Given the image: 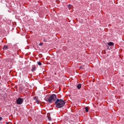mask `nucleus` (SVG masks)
<instances>
[{
	"label": "nucleus",
	"mask_w": 124,
	"mask_h": 124,
	"mask_svg": "<svg viewBox=\"0 0 124 124\" xmlns=\"http://www.w3.org/2000/svg\"><path fill=\"white\" fill-rule=\"evenodd\" d=\"M68 7H71V5H68Z\"/></svg>",
	"instance_id": "15"
},
{
	"label": "nucleus",
	"mask_w": 124,
	"mask_h": 124,
	"mask_svg": "<svg viewBox=\"0 0 124 124\" xmlns=\"http://www.w3.org/2000/svg\"><path fill=\"white\" fill-rule=\"evenodd\" d=\"M84 67V66L83 65L80 66V69L82 70Z\"/></svg>",
	"instance_id": "10"
},
{
	"label": "nucleus",
	"mask_w": 124,
	"mask_h": 124,
	"mask_svg": "<svg viewBox=\"0 0 124 124\" xmlns=\"http://www.w3.org/2000/svg\"><path fill=\"white\" fill-rule=\"evenodd\" d=\"M65 100L63 101L61 99H57L55 101L56 107L58 108H61L63 107L65 104Z\"/></svg>",
	"instance_id": "1"
},
{
	"label": "nucleus",
	"mask_w": 124,
	"mask_h": 124,
	"mask_svg": "<svg viewBox=\"0 0 124 124\" xmlns=\"http://www.w3.org/2000/svg\"><path fill=\"white\" fill-rule=\"evenodd\" d=\"M48 118L49 119V120H50V117H48Z\"/></svg>",
	"instance_id": "16"
},
{
	"label": "nucleus",
	"mask_w": 124,
	"mask_h": 124,
	"mask_svg": "<svg viewBox=\"0 0 124 124\" xmlns=\"http://www.w3.org/2000/svg\"><path fill=\"white\" fill-rule=\"evenodd\" d=\"M43 41H44V42H46V39H43Z\"/></svg>",
	"instance_id": "13"
},
{
	"label": "nucleus",
	"mask_w": 124,
	"mask_h": 124,
	"mask_svg": "<svg viewBox=\"0 0 124 124\" xmlns=\"http://www.w3.org/2000/svg\"><path fill=\"white\" fill-rule=\"evenodd\" d=\"M57 96L54 94H52L48 99H46V101L47 102L51 103L53 101H55L57 100Z\"/></svg>",
	"instance_id": "2"
},
{
	"label": "nucleus",
	"mask_w": 124,
	"mask_h": 124,
	"mask_svg": "<svg viewBox=\"0 0 124 124\" xmlns=\"http://www.w3.org/2000/svg\"><path fill=\"white\" fill-rule=\"evenodd\" d=\"M32 68L31 70L33 72L34 71L36 70V66L35 65H34L32 66Z\"/></svg>",
	"instance_id": "4"
},
{
	"label": "nucleus",
	"mask_w": 124,
	"mask_h": 124,
	"mask_svg": "<svg viewBox=\"0 0 124 124\" xmlns=\"http://www.w3.org/2000/svg\"><path fill=\"white\" fill-rule=\"evenodd\" d=\"M23 101V98L19 97L16 100V103L18 105H20L22 104Z\"/></svg>",
	"instance_id": "3"
},
{
	"label": "nucleus",
	"mask_w": 124,
	"mask_h": 124,
	"mask_svg": "<svg viewBox=\"0 0 124 124\" xmlns=\"http://www.w3.org/2000/svg\"><path fill=\"white\" fill-rule=\"evenodd\" d=\"M2 117H0V121H1V120L2 119Z\"/></svg>",
	"instance_id": "14"
},
{
	"label": "nucleus",
	"mask_w": 124,
	"mask_h": 124,
	"mask_svg": "<svg viewBox=\"0 0 124 124\" xmlns=\"http://www.w3.org/2000/svg\"><path fill=\"white\" fill-rule=\"evenodd\" d=\"M43 43H40L39 44V46H42L43 45Z\"/></svg>",
	"instance_id": "12"
},
{
	"label": "nucleus",
	"mask_w": 124,
	"mask_h": 124,
	"mask_svg": "<svg viewBox=\"0 0 124 124\" xmlns=\"http://www.w3.org/2000/svg\"><path fill=\"white\" fill-rule=\"evenodd\" d=\"M77 87L78 89H80L81 87V85L79 83L77 86Z\"/></svg>",
	"instance_id": "7"
},
{
	"label": "nucleus",
	"mask_w": 124,
	"mask_h": 124,
	"mask_svg": "<svg viewBox=\"0 0 124 124\" xmlns=\"http://www.w3.org/2000/svg\"><path fill=\"white\" fill-rule=\"evenodd\" d=\"M38 64L39 66H40L41 65V63L39 62H38Z\"/></svg>",
	"instance_id": "11"
},
{
	"label": "nucleus",
	"mask_w": 124,
	"mask_h": 124,
	"mask_svg": "<svg viewBox=\"0 0 124 124\" xmlns=\"http://www.w3.org/2000/svg\"><path fill=\"white\" fill-rule=\"evenodd\" d=\"M8 46L7 45H5L3 47V49L4 50L7 49H8Z\"/></svg>",
	"instance_id": "6"
},
{
	"label": "nucleus",
	"mask_w": 124,
	"mask_h": 124,
	"mask_svg": "<svg viewBox=\"0 0 124 124\" xmlns=\"http://www.w3.org/2000/svg\"><path fill=\"white\" fill-rule=\"evenodd\" d=\"M34 99L36 100L35 102L37 104H39V99L38 98V97H37L36 96H35L34 97Z\"/></svg>",
	"instance_id": "5"
},
{
	"label": "nucleus",
	"mask_w": 124,
	"mask_h": 124,
	"mask_svg": "<svg viewBox=\"0 0 124 124\" xmlns=\"http://www.w3.org/2000/svg\"><path fill=\"white\" fill-rule=\"evenodd\" d=\"M108 45L109 46H112L114 44V43L112 42H109L108 44Z\"/></svg>",
	"instance_id": "8"
},
{
	"label": "nucleus",
	"mask_w": 124,
	"mask_h": 124,
	"mask_svg": "<svg viewBox=\"0 0 124 124\" xmlns=\"http://www.w3.org/2000/svg\"><path fill=\"white\" fill-rule=\"evenodd\" d=\"M84 109H85V111L86 112H88V109L87 107H86L84 108Z\"/></svg>",
	"instance_id": "9"
}]
</instances>
